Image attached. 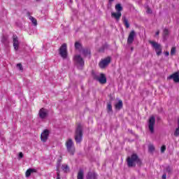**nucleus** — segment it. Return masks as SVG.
<instances>
[{"mask_svg":"<svg viewBox=\"0 0 179 179\" xmlns=\"http://www.w3.org/2000/svg\"><path fill=\"white\" fill-rule=\"evenodd\" d=\"M36 1H39V0H36Z\"/></svg>","mask_w":179,"mask_h":179,"instance_id":"obj_40","label":"nucleus"},{"mask_svg":"<svg viewBox=\"0 0 179 179\" xmlns=\"http://www.w3.org/2000/svg\"><path fill=\"white\" fill-rule=\"evenodd\" d=\"M148 150H149V152H150V153H153V152H155V145H150L148 146Z\"/></svg>","mask_w":179,"mask_h":179,"instance_id":"obj_24","label":"nucleus"},{"mask_svg":"<svg viewBox=\"0 0 179 179\" xmlns=\"http://www.w3.org/2000/svg\"><path fill=\"white\" fill-rule=\"evenodd\" d=\"M178 127L176 128L174 132V136H176V137L179 136V119L178 120Z\"/></svg>","mask_w":179,"mask_h":179,"instance_id":"obj_23","label":"nucleus"},{"mask_svg":"<svg viewBox=\"0 0 179 179\" xmlns=\"http://www.w3.org/2000/svg\"><path fill=\"white\" fill-rule=\"evenodd\" d=\"M37 171L34 169H29L26 171V177H30L31 173H36Z\"/></svg>","mask_w":179,"mask_h":179,"instance_id":"obj_18","label":"nucleus"},{"mask_svg":"<svg viewBox=\"0 0 179 179\" xmlns=\"http://www.w3.org/2000/svg\"><path fill=\"white\" fill-rule=\"evenodd\" d=\"M17 67L18 68V69H20V71H23V66H22V64H17Z\"/></svg>","mask_w":179,"mask_h":179,"instance_id":"obj_27","label":"nucleus"},{"mask_svg":"<svg viewBox=\"0 0 179 179\" xmlns=\"http://www.w3.org/2000/svg\"><path fill=\"white\" fill-rule=\"evenodd\" d=\"M123 23H124V26L127 27V29L129 28V23L125 17H123Z\"/></svg>","mask_w":179,"mask_h":179,"instance_id":"obj_22","label":"nucleus"},{"mask_svg":"<svg viewBox=\"0 0 179 179\" xmlns=\"http://www.w3.org/2000/svg\"><path fill=\"white\" fill-rule=\"evenodd\" d=\"M159 34H160V31H157L155 33V35H156V36H159Z\"/></svg>","mask_w":179,"mask_h":179,"instance_id":"obj_35","label":"nucleus"},{"mask_svg":"<svg viewBox=\"0 0 179 179\" xmlns=\"http://www.w3.org/2000/svg\"><path fill=\"white\" fill-rule=\"evenodd\" d=\"M146 12H147V13H152V10L150 8H149V7H148Z\"/></svg>","mask_w":179,"mask_h":179,"instance_id":"obj_32","label":"nucleus"},{"mask_svg":"<svg viewBox=\"0 0 179 179\" xmlns=\"http://www.w3.org/2000/svg\"><path fill=\"white\" fill-rule=\"evenodd\" d=\"M83 135L82 125L78 124L76 130L75 136L76 142L77 143H80V142H82Z\"/></svg>","mask_w":179,"mask_h":179,"instance_id":"obj_4","label":"nucleus"},{"mask_svg":"<svg viewBox=\"0 0 179 179\" xmlns=\"http://www.w3.org/2000/svg\"><path fill=\"white\" fill-rule=\"evenodd\" d=\"M48 136H50V131L48 129H45L41 135L42 142H47Z\"/></svg>","mask_w":179,"mask_h":179,"instance_id":"obj_13","label":"nucleus"},{"mask_svg":"<svg viewBox=\"0 0 179 179\" xmlns=\"http://www.w3.org/2000/svg\"><path fill=\"white\" fill-rule=\"evenodd\" d=\"M110 62H111V58L110 57L102 59L99 64V68H101V69H104L106 66H108Z\"/></svg>","mask_w":179,"mask_h":179,"instance_id":"obj_11","label":"nucleus"},{"mask_svg":"<svg viewBox=\"0 0 179 179\" xmlns=\"http://www.w3.org/2000/svg\"><path fill=\"white\" fill-rule=\"evenodd\" d=\"M38 115L41 120H45L48 117V110L42 108L38 112Z\"/></svg>","mask_w":179,"mask_h":179,"instance_id":"obj_12","label":"nucleus"},{"mask_svg":"<svg viewBox=\"0 0 179 179\" xmlns=\"http://www.w3.org/2000/svg\"><path fill=\"white\" fill-rule=\"evenodd\" d=\"M74 62L76 64L78 69H82L83 68V65H85V62L80 55H76L74 56Z\"/></svg>","mask_w":179,"mask_h":179,"instance_id":"obj_6","label":"nucleus"},{"mask_svg":"<svg viewBox=\"0 0 179 179\" xmlns=\"http://www.w3.org/2000/svg\"><path fill=\"white\" fill-rule=\"evenodd\" d=\"M176 54V48H172L171 50V55H174Z\"/></svg>","mask_w":179,"mask_h":179,"instance_id":"obj_28","label":"nucleus"},{"mask_svg":"<svg viewBox=\"0 0 179 179\" xmlns=\"http://www.w3.org/2000/svg\"><path fill=\"white\" fill-rule=\"evenodd\" d=\"M75 48L80 51L84 57H90V50L89 49H82V45L79 42H76Z\"/></svg>","mask_w":179,"mask_h":179,"instance_id":"obj_3","label":"nucleus"},{"mask_svg":"<svg viewBox=\"0 0 179 179\" xmlns=\"http://www.w3.org/2000/svg\"><path fill=\"white\" fill-rule=\"evenodd\" d=\"M18 157H19V159H22L23 157V153L22 152H20Z\"/></svg>","mask_w":179,"mask_h":179,"instance_id":"obj_33","label":"nucleus"},{"mask_svg":"<svg viewBox=\"0 0 179 179\" xmlns=\"http://www.w3.org/2000/svg\"><path fill=\"white\" fill-rule=\"evenodd\" d=\"M66 146L69 153L71 155H73L75 153V145H73V141H72V139L69 138L67 140V141L66 142Z\"/></svg>","mask_w":179,"mask_h":179,"instance_id":"obj_5","label":"nucleus"},{"mask_svg":"<svg viewBox=\"0 0 179 179\" xmlns=\"http://www.w3.org/2000/svg\"><path fill=\"white\" fill-rule=\"evenodd\" d=\"M169 52H165L166 57H169Z\"/></svg>","mask_w":179,"mask_h":179,"instance_id":"obj_37","label":"nucleus"},{"mask_svg":"<svg viewBox=\"0 0 179 179\" xmlns=\"http://www.w3.org/2000/svg\"><path fill=\"white\" fill-rule=\"evenodd\" d=\"M57 171H59V168L58 167V166H57Z\"/></svg>","mask_w":179,"mask_h":179,"instance_id":"obj_38","label":"nucleus"},{"mask_svg":"<svg viewBox=\"0 0 179 179\" xmlns=\"http://www.w3.org/2000/svg\"><path fill=\"white\" fill-rule=\"evenodd\" d=\"M114 0H109V2H113Z\"/></svg>","mask_w":179,"mask_h":179,"instance_id":"obj_39","label":"nucleus"},{"mask_svg":"<svg viewBox=\"0 0 179 179\" xmlns=\"http://www.w3.org/2000/svg\"><path fill=\"white\" fill-rule=\"evenodd\" d=\"M78 179H83V171H80L78 173Z\"/></svg>","mask_w":179,"mask_h":179,"instance_id":"obj_25","label":"nucleus"},{"mask_svg":"<svg viewBox=\"0 0 179 179\" xmlns=\"http://www.w3.org/2000/svg\"><path fill=\"white\" fill-rule=\"evenodd\" d=\"M115 9L117 13H111V17H114V19L118 22L120 19H121V16H122V13H121V11L122 10V6H121V4L117 3L115 5Z\"/></svg>","mask_w":179,"mask_h":179,"instance_id":"obj_1","label":"nucleus"},{"mask_svg":"<svg viewBox=\"0 0 179 179\" xmlns=\"http://www.w3.org/2000/svg\"><path fill=\"white\" fill-rule=\"evenodd\" d=\"M107 110H108V111H112V110H113V106H111V103H108V104L107 105Z\"/></svg>","mask_w":179,"mask_h":179,"instance_id":"obj_26","label":"nucleus"},{"mask_svg":"<svg viewBox=\"0 0 179 179\" xmlns=\"http://www.w3.org/2000/svg\"><path fill=\"white\" fill-rule=\"evenodd\" d=\"M59 55L64 59L68 57V50H66V43H64L59 48Z\"/></svg>","mask_w":179,"mask_h":179,"instance_id":"obj_10","label":"nucleus"},{"mask_svg":"<svg viewBox=\"0 0 179 179\" xmlns=\"http://www.w3.org/2000/svg\"><path fill=\"white\" fill-rule=\"evenodd\" d=\"M62 169L63 171H64V173H68V171H69V167L66 164H63L62 166Z\"/></svg>","mask_w":179,"mask_h":179,"instance_id":"obj_21","label":"nucleus"},{"mask_svg":"<svg viewBox=\"0 0 179 179\" xmlns=\"http://www.w3.org/2000/svg\"><path fill=\"white\" fill-rule=\"evenodd\" d=\"M155 124H156V119L151 116L148 121V129L151 134L155 132Z\"/></svg>","mask_w":179,"mask_h":179,"instance_id":"obj_9","label":"nucleus"},{"mask_svg":"<svg viewBox=\"0 0 179 179\" xmlns=\"http://www.w3.org/2000/svg\"><path fill=\"white\" fill-rule=\"evenodd\" d=\"M167 35H169V29H165L164 30V36H167Z\"/></svg>","mask_w":179,"mask_h":179,"instance_id":"obj_30","label":"nucleus"},{"mask_svg":"<svg viewBox=\"0 0 179 179\" xmlns=\"http://www.w3.org/2000/svg\"><path fill=\"white\" fill-rule=\"evenodd\" d=\"M13 43L14 50H15V51H17L19 50V39L17 38V36L16 35H13Z\"/></svg>","mask_w":179,"mask_h":179,"instance_id":"obj_15","label":"nucleus"},{"mask_svg":"<svg viewBox=\"0 0 179 179\" xmlns=\"http://www.w3.org/2000/svg\"><path fill=\"white\" fill-rule=\"evenodd\" d=\"M169 79H173V81L176 83H179V75H178V73H173V75H171Z\"/></svg>","mask_w":179,"mask_h":179,"instance_id":"obj_16","label":"nucleus"},{"mask_svg":"<svg viewBox=\"0 0 179 179\" xmlns=\"http://www.w3.org/2000/svg\"><path fill=\"white\" fill-rule=\"evenodd\" d=\"M57 179H61V178H59V172H57Z\"/></svg>","mask_w":179,"mask_h":179,"instance_id":"obj_36","label":"nucleus"},{"mask_svg":"<svg viewBox=\"0 0 179 179\" xmlns=\"http://www.w3.org/2000/svg\"><path fill=\"white\" fill-rule=\"evenodd\" d=\"M166 177H167V175L166 174L162 175V179H166Z\"/></svg>","mask_w":179,"mask_h":179,"instance_id":"obj_34","label":"nucleus"},{"mask_svg":"<svg viewBox=\"0 0 179 179\" xmlns=\"http://www.w3.org/2000/svg\"><path fill=\"white\" fill-rule=\"evenodd\" d=\"M150 44H151L152 47L155 48L157 55H160L162 54V46L157 42L153 41H149Z\"/></svg>","mask_w":179,"mask_h":179,"instance_id":"obj_7","label":"nucleus"},{"mask_svg":"<svg viewBox=\"0 0 179 179\" xmlns=\"http://www.w3.org/2000/svg\"><path fill=\"white\" fill-rule=\"evenodd\" d=\"M94 79L99 82L101 85H105V83H107V78H106V75L103 73L96 75L94 76Z\"/></svg>","mask_w":179,"mask_h":179,"instance_id":"obj_8","label":"nucleus"},{"mask_svg":"<svg viewBox=\"0 0 179 179\" xmlns=\"http://www.w3.org/2000/svg\"><path fill=\"white\" fill-rule=\"evenodd\" d=\"M166 171H167V173H171V167L167 166L166 169Z\"/></svg>","mask_w":179,"mask_h":179,"instance_id":"obj_31","label":"nucleus"},{"mask_svg":"<svg viewBox=\"0 0 179 179\" xmlns=\"http://www.w3.org/2000/svg\"><path fill=\"white\" fill-rule=\"evenodd\" d=\"M87 179H96V173L92 172L88 173Z\"/></svg>","mask_w":179,"mask_h":179,"instance_id":"obj_19","label":"nucleus"},{"mask_svg":"<svg viewBox=\"0 0 179 179\" xmlns=\"http://www.w3.org/2000/svg\"><path fill=\"white\" fill-rule=\"evenodd\" d=\"M161 152L162 153H164V152H166V145H162L161 147Z\"/></svg>","mask_w":179,"mask_h":179,"instance_id":"obj_29","label":"nucleus"},{"mask_svg":"<svg viewBox=\"0 0 179 179\" xmlns=\"http://www.w3.org/2000/svg\"><path fill=\"white\" fill-rule=\"evenodd\" d=\"M136 36V34L135 33V31H131L129 34V36L127 38V44H132L134 43V40H135Z\"/></svg>","mask_w":179,"mask_h":179,"instance_id":"obj_14","label":"nucleus"},{"mask_svg":"<svg viewBox=\"0 0 179 179\" xmlns=\"http://www.w3.org/2000/svg\"><path fill=\"white\" fill-rule=\"evenodd\" d=\"M127 162L129 167H134V166H136V163L139 162V158L138 155L133 154L131 157L127 158Z\"/></svg>","mask_w":179,"mask_h":179,"instance_id":"obj_2","label":"nucleus"},{"mask_svg":"<svg viewBox=\"0 0 179 179\" xmlns=\"http://www.w3.org/2000/svg\"><path fill=\"white\" fill-rule=\"evenodd\" d=\"M29 19L33 23L34 26H37V20H36V18H34V17L29 16Z\"/></svg>","mask_w":179,"mask_h":179,"instance_id":"obj_20","label":"nucleus"},{"mask_svg":"<svg viewBox=\"0 0 179 179\" xmlns=\"http://www.w3.org/2000/svg\"><path fill=\"white\" fill-rule=\"evenodd\" d=\"M122 101L119 100L118 102L115 104V108L116 110H121V108H122Z\"/></svg>","mask_w":179,"mask_h":179,"instance_id":"obj_17","label":"nucleus"}]
</instances>
